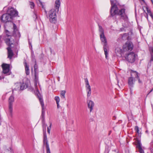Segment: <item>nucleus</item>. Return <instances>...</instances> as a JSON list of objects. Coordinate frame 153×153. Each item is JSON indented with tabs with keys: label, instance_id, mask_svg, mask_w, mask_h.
Masks as SVG:
<instances>
[{
	"label": "nucleus",
	"instance_id": "9b49d317",
	"mask_svg": "<svg viewBox=\"0 0 153 153\" xmlns=\"http://www.w3.org/2000/svg\"><path fill=\"white\" fill-rule=\"evenodd\" d=\"M8 14L12 17V19L13 17L16 16L18 15V12L13 8L9 9L8 10Z\"/></svg>",
	"mask_w": 153,
	"mask_h": 153
},
{
	"label": "nucleus",
	"instance_id": "6e6552de",
	"mask_svg": "<svg viewBox=\"0 0 153 153\" xmlns=\"http://www.w3.org/2000/svg\"><path fill=\"white\" fill-rule=\"evenodd\" d=\"M5 33L6 35L8 36V37L6 40V42L7 45L10 46L11 45L13 44L14 42V40L10 36V35L9 34V32L8 30H6Z\"/></svg>",
	"mask_w": 153,
	"mask_h": 153
},
{
	"label": "nucleus",
	"instance_id": "f03ea898",
	"mask_svg": "<svg viewBox=\"0 0 153 153\" xmlns=\"http://www.w3.org/2000/svg\"><path fill=\"white\" fill-rule=\"evenodd\" d=\"M99 32L100 39L101 41L102 44L103 46V49L104 51L105 58L107 59L108 53L107 49V43L106 38L104 33V30L100 25H99Z\"/></svg>",
	"mask_w": 153,
	"mask_h": 153
},
{
	"label": "nucleus",
	"instance_id": "a18cd8bd",
	"mask_svg": "<svg viewBox=\"0 0 153 153\" xmlns=\"http://www.w3.org/2000/svg\"><path fill=\"white\" fill-rule=\"evenodd\" d=\"M3 78H4V77H3V78H0V79H3Z\"/></svg>",
	"mask_w": 153,
	"mask_h": 153
},
{
	"label": "nucleus",
	"instance_id": "0eeeda50",
	"mask_svg": "<svg viewBox=\"0 0 153 153\" xmlns=\"http://www.w3.org/2000/svg\"><path fill=\"white\" fill-rule=\"evenodd\" d=\"M12 20V17L8 13L4 14L1 17L0 20L1 22L6 23Z\"/></svg>",
	"mask_w": 153,
	"mask_h": 153
},
{
	"label": "nucleus",
	"instance_id": "423d86ee",
	"mask_svg": "<svg viewBox=\"0 0 153 153\" xmlns=\"http://www.w3.org/2000/svg\"><path fill=\"white\" fill-rule=\"evenodd\" d=\"M133 45L132 43L127 42L123 46V48L125 52L126 51H131L133 48Z\"/></svg>",
	"mask_w": 153,
	"mask_h": 153
},
{
	"label": "nucleus",
	"instance_id": "4be33fe9",
	"mask_svg": "<svg viewBox=\"0 0 153 153\" xmlns=\"http://www.w3.org/2000/svg\"><path fill=\"white\" fill-rule=\"evenodd\" d=\"M130 73L131 76H139L140 75V74H138L136 71H134L132 70L131 71Z\"/></svg>",
	"mask_w": 153,
	"mask_h": 153
},
{
	"label": "nucleus",
	"instance_id": "393cba45",
	"mask_svg": "<svg viewBox=\"0 0 153 153\" xmlns=\"http://www.w3.org/2000/svg\"><path fill=\"white\" fill-rule=\"evenodd\" d=\"M37 2L38 4V5L39 6H42V8L44 7V6L42 2L40 0H37Z\"/></svg>",
	"mask_w": 153,
	"mask_h": 153
},
{
	"label": "nucleus",
	"instance_id": "1a4fd4ad",
	"mask_svg": "<svg viewBox=\"0 0 153 153\" xmlns=\"http://www.w3.org/2000/svg\"><path fill=\"white\" fill-rule=\"evenodd\" d=\"M14 98L13 96H11L9 99V111L11 116L13 112V104L14 102Z\"/></svg>",
	"mask_w": 153,
	"mask_h": 153
},
{
	"label": "nucleus",
	"instance_id": "6ab92c4d",
	"mask_svg": "<svg viewBox=\"0 0 153 153\" xmlns=\"http://www.w3.org/2000/svg\"><path fill=\"white\" fill-rule=\"evenodd\" d=\"M151 59L148 64V67L153 68V54L151 53Z\"/></svg>",
	"mask_w": 153,
	"mask_h": 153
},
{
	"label": "nucleus",
	"instance_id": "412c9836",
	"mask_svg": "<svg viewBox=\"0 0 153 153\" xmlns=\"http://www.w3.org/2000/svg\"><path fill=\"white\" fill-rule=\"evenodd\" d=\"M24 64L26 73L27 75L29 74L30 73L29 67L26 62H25Z\"/></svg>",
	"mask_w": 153,
	"mask_h": 153
},
{
	"label": "nucleus",
	"instance_id": "79ce46f5",
	"mask_svg": "<svg viewBox=\"0 0 153 153\" xmlns=\"http://www.w3.org/2000/svg\"><path fill=\"white\" fill-rule=\"evenodd\" d=\"M57 105V107L58 108H59V102L56 103Z\"/></svg>",
	"mask_w": 153,
	"mask_h": 153
},
{
	"label": "nucleus",
	"instance_id": "37998d69",
	"mask_svg": "<svg viewBox=\"0 0 153 153\" xmlns=\"http://www.w3.org/2000/svg\"><path fill=\"white\" fill-rule=\"evenodd\" d=\"M153 90V88L150 91V92H149V94L150 93H151V92H152V91Z\"/></svg>",
	"mask_w": 153,
	"mask_h": 153
},
{
	"label": "nucleus",
	"instance_id": "f3484780",
	"mask_svg": "<svg viewBox=\"0 0 153 153\" xmlns=\"http://www.w3.org/2000/svg\"><path fill=\"white\" fill-rule=\"evenodd\" d=\"M37 84L39 85V82L38 80V77H35L34 80V85L35 88L36 90L37 91V92L39 93L38 89L37 87Z\"/></svg>",
	"mask_w": 153,
	"mask_h": 153
},
{
	"label": "nucleus",
	"instance_id": "b1692460",
	"mask_svg": "<svg viewBox=\"0 0 153 153\" xmlns=\"http://www.w3.org/2000/svg\"><path fill=\"white\" fill-rule=\"evenodd\" d=\"M137 147L138 148V149H139V152L140 153H144V152L141 146V144L140 143H139L137 145Z\"/></svg>",
	"mask_w": 153,
	"mask_h": 153
},
{
	"label": "nucleus",
	"instance_id": "aec40b11",
	"mask_svg": "<svg viewBox=\"0 0 153 153\" xmlns=\"http://www.w3.org/2000/svg\"><path fill=\"white\" fill-rule=\"evenodd\" d=\"M60 2L59 0H56L55 2V7L57 11L59 10V9L60 6Z\"/></svg>",
	"mask_w": 153,
	"mask_h": 153
},
{
	"label": "nucleus",
	"instance_id": "9d476101",
	"mask_svg": "<svg viewBox=\"0 0 153 153\" xmlns=\"http://www.w3.org/2000/svg\"><path fill=\"white\" fill-rule=\"evenodd\" d=\"M115 53L118 56H121L123 59L124 54L125 53L124 50H122L120 48L117 47L115 49Z\"/></svg>",
	"mask_w": 153,
	"mask_h": 153
},
{
	"label": "nucleus",
	"instance_id": "58836bf2",
	"mask_svg": "<svg viewBox=\"0 0 153 153\" xmlns=\"http://www.w3.org/2000/svg\"><path fill=\"white\" fill-rule=\"evenodd\" d=\"M147 11L148 14L151 13L150 10L148 8H147Z\"/></svg>",
	"mask_w": 153,
	"mask_h": 153
},
{
	"label": "nucleus",
	"instance_id": "ea45409f",
	"mask_svg": "<svg viewBox=\"0 0 153 153\" xmlns=\"http://www.w3.org/2000/svg\"><path fill=\"white\" fill-rule=\"evenodd\" d=\"M150 16H151V18L152 19H153V16L152 15V13H151L149 14Z\"/></svg>",
	"mask_w": 153,
	"mask_h": 153
},
{
	"label": "nucleus",
	"instance_id": "ddd939ff",
	"mask_svg": "<svg viewBox=\"0 0 153 153\" xmlns=\"http://www.w3.org/2000/svg\"><path fill=\"white\" fill-rule=\"evenodd\" d=\"M38 98L39 99L40 102L42 105V115L43 116L44 115L45 111H44V105L42 99V97L41 96H38Z\"/></svg>",
	"mask_w": 153,
	"mask_h": 153
},
{
	"label": "nucleus",
	"instance_id": "473e14b6",
	"mask_svg": "<svg viewBox=\"0 0 153 153\" xmlns=\"http://www.w3.org/2000/svg\"><path fill=\"white\" fill-rule=\"evenodd\" d=\"M55 100L56 102V103L59 102V98L58 96H56L55 98Z\"/></svg>",
	"mask_w": 153,
	"mask_h": 153
},
{
	"label": "nucleus",
	"instance_id": "2eb2a0df",
	"mask_svg": "<svg viewBox=\"0 0 153 153\" xmlns=\"http://www.w3.org/2000/svg\"><path fill=\"white\" fill-rule=\"evenodd\" d=\"M94 104V102L91 100H89L88 102V107L90 109V112H91L93 109Z\"/></svg>",
	"mask_w": 153,
	"mask_h": 153
},
{
	"label": "nucleus",
	"instance_id": "a211bd4d",
	"mask_svg": "<svg viewBox=\"0 0 153 153\" xmlns=\"http://www.w3.org/2000/svg\"><path fill=\"white\" fill-rule=\"evenodd\" d=\"M7 49L8 50V57L11 59L13 55V52L10 47H8Z\"/></svg>",
	"mask_w": 153,
	"mask_h": 153
},
{
	"label": "nucleus",
	"instance_id": "39448f33",
	"mask_svg": "<svg viewBox=\"0 0 153 153\" xmlns=\"http://www.w3.org/2000/svg\"><path fill=\"white\" fill-rule=\"evenodd\" d=\"M47 16L51 23H55L56 22V11L54 9L50 10L48 12Z\"/></svg>",
	"mask_w": 153,
	"mask_h": 153
},
{
	"label": "nucleus",
	"instance_id": "4c0bfd02",
	"mask_svg": "<svg viewBox=\"0 0 153 153\" xmlns=\"http://www.w3.org/2000/svg\"><path fill=\"white\" fill-rule=\"evenodd\" d=\"M34 71H36V70L37 68V66L36 63H35V65H34Z\"/></svg>",
	"mask_w": 153,
	"mask_h": 153
},
{
	"label": "nucleus",
	"instance_id": "bb28decb",
	"mask_svg": "<svg viewBox=\"0 0 153 153\" xmlns=\"http://www.w3.org/2000/svg\"><path fill=\"white\" fill-rule=\"evenodd\" d=\"M46 147L47 149V153H51L50 150V149L49 145L48 143L47 142V145L46 146Z\"/></svg>",
	"mask_w": 153,
	"mask_h": 153
},
{
	"label": "nucleus",
	"instance_id": "7ed1b4c3",
	"mask_svg": "<svg viewBox=\"0 0 153 153\" xmlns=\"http://www.w3.org/2000/svg\"><path fill=\"white\" fill-rule=\"evenodd\" d=\"M30 86V80L27 79V78L25 77L24 79V81L22 83H17L15 84V88L14 89L16 90H22L27 88H29L31 91H33V89Z\"/></svg>",
	"mask_w": 153,
	"mask_h": 153
},
{
	"label": "nucleus",
	"instance_id": "e433bc0d",
	"mask_svg": "<svg viewBox=\"0 0 153 153\" xmlns=\"http://www.w3.org/2000/svg\"><path fill=\"white\" fill-rule=\"evenodd\" d=\"M139 77H136V79H138V82L140 83H142V82L141 79L139 78Z\"/></svg>",
	"mask_w": 153,
	"mask_h": 153
},
{
	"label": "nucleus",
	"instance_id": "c9c22d12",
	"mask_svg": "<svg viewBox=\"0 0 153 153\" xmlns=\"http://www.w3.org/2000/svg\"><path fill=\"white\" fill-rule=\"evenodd\" d=\"M117 81L118 84L119 86V84L121 85L123 83V82L122 81L120 82V80H119L118 79H117Z\"/></svg>",
	"mask_w": 153,
	"mask_h": 153
},
{
	"label": "nucleus",
	"instance_id": "a19ab883",
	"mask_svg": "<svg viewBox=\"0 0 153 153\" xmlns=\"http://www.w3.org/2000/svg\"><path fill=\"white\" fill-rule=\"evenodd\" d=\"M34 13V15L33 16H34V18H35V19H36L37 18V15H36V13Z\"/></svg>",
	"mask_w": 153,
	"mask_h": 153
},
{
	"label": "nucleus",
	"instance_id": "20e7f679",
	"mask_svg": "<svg viewBox=\"0 0 153 153\" xmlns=\"http://www.w3.org/2000/svg\"><path fill=\"white\" fill-rule=\"evenodd\" d=\"M137 56V55L133 52L128 53H125L123 59L130 63H133L135 61Z\"/></svg>",
	"mask_w": 153,
	"mask_h": 153
},
{
	"label": "nucleus",
	"instance_id": "f257e3e1",
	"mask_svg": "<svg viewBox=\"0 0 153 153\" xmlns=\"http://www.w3.org/2000/svg\"><path fill=\"white\" fill-rule=\"evenodd\" d=\"M115 0H110L111 5L110 11L111 16H113L115 15H119L121 16L122 18L126 19L127 17L125 13V9H119L118 6L116 4Z\"/></svg>",
	"mask_w": 153,
	"mask_h": 153
},
{
	"label": "nucleus",
	"instance_id": "c756f323",
	"mask_svg": "<svg viewBox=\"0 0 153 153\" xmlns=\"http://www.w3.org/2000/svg\"><path fill=\"white\" fill-rule=\"evenodd\" d=\"M87 92V96L88 97H90L91 94V90L86 91Z\"/></svg>",
	"mask_w": 153,
	"mask_h": 153
},
{
	"label": "nucleus",
	"instance_id": "cd10ccee",
	"mask_svg": "<svg viewBox=\"0 0 153 153\" xmlns=\"http://www.w3.org/2000/svg\"><path fill=\"white\" fill-rule=\"evenodd\" d=\"M127 33H124L122 36V38L123 40H125L127 38Z\"/></svg>",
	"mask_w": 153,
	"mask_h": 153
},
{
	"label": "nucleus",
	"instance_id": "49530a36",
	"mask_svg": "<svg viewBox=\"0 0 153 153\" xmlns=\"http://www.w3.org/2000/svg\"><path fill=\"white\" fill-rule=\"evenodd\" d=\"M35 76V77L36 76V75H35V76Z\"/></svg>",
	"mask_w": 153,
	"mask_h": 153
},
{
	"label": "nucleus",
	"instance_id": "5701e85b",
	"mask_svg": "<svg viewBox=\"0 0 153 153\" xmlns=\"http://www.w3.org/2000/svg\"><path fill=\"white\" fill-rule=\"evenodd\" d=\"M47 126L46 124H44L43 125V128H44V127L45 128V134H44V142H46V143L47 144V142L48 143V141H47V136L46 134V127Z\"/></svg>",
	"mask_w": 153,
	"mask_h": 153
},
{
	"label": "nucleus",
	"instance_id": "f704fd0d",
	"mask_svg": "<svg viewBox=\"0 0 153 153\" xmlns=\"http://www.w3.org/2000/svg\"><path fill=\"white\" fill-rule=\"evenodd\" d=\"M85 85H89L88 80V79L86 78L85 79Z\"/></svg>",
	"mask_w": 153,
	"mask_h": 153
},
{
	"label": "nucleus",
	"instance_id": "c03bdc74",
	"mask_svg": "<svg viewBox=\"0 0 153 153\" xmlns=\"http://www.w3.org/2000/svg\"><path fill=\"white\" fill-rule=\"evenodd\" d=\"M152 4H153V0H151Z\"/></svg>",
	"mask_w": 153,
	"mask_h": 153
},
{
	"label": "nucleus",
	"instance_id": "dca6fc26",
	"mask_svg": "<svg viewBox=\"0 0 153 153\" xmlns=\"http://www.w3.org/2000/svg\"><path fill=\"white\" fill-rule=\"evenodd\" d=\"M135 79L136 77H130L129 78L128 83L130 86L132 87L136 80Z\"/></svg>",
	"mask_w": 153,
	"mask_h": 153
},
{
	"label": "nucleus",
	"instance_id": "7c9ffc66",
	"mask_svg": "<svg viewBox=\"0 0 153 153\" xmlns=\"http://www.w3.org/2000/svg\"><path fill=\"white\" fill-rule=\"evenodd\" d=\"M51 123H50V125L49 127L47 128V131L48 134L50 133V130L51 127Z\"/></svg>",
	"mask_w": 153,
	"mask_h": 153
},
{
	"label": "nucleus",
	"instance_id": "a878e982",
	"mask_svg": "<svg viewBox=\"0 0 153 153\" xmlns=\"http://www.w3.org/2000/svg\"><path fill=\"white\" fill-rule=\"evenodd\" d=\"M65 93L66 91H61L60 94L61 98H65Z\"/></svg>",
	"mask_w": 153,
	"mask_h": 153
},
{
	"label": "nucleus",
	"instance_id": "f8f14e48",
	"mask_svg": "<svg viewBox=\"0 0 153 153\" xmlns=\"http://www.w3.org/2000/svg\"><path fill=\"white\" fill-rule=\"evenodd\" d=\"M3 69V72L4 74H9V65L3 64L2 65Z\"/></svg>",
	"mask_w": 153,
	"mask_h": 153
},
{
	"label": "nucleus",
	"instance_id": "4468645a",
	"mask_svg": "<svg viewBox=\"0 0 153 153\" xmlns=\"http://www.w3.org/2000/svg\"><path fill=\"white\" fill-rule=\"evenodd\" d=\"M13 35L14 36L20 37V33L18 30L16 25L14 24H13Z\"/></svg>",
	"mask_w": 153,
	"mask_h": 153
},
{
	"label": "nucleus",
	"instance_id": "2f4dec72",
	"mask_svg": "<svg viewBox=\"0 0 153 153\" xmlns=\"http://www.w3.org/2000/svg\"><path fill=\"white\" fill-rule=\"evenodd\" d=\"M135 130L136 131V132L138 134H140V133L139 130V128L138 126H136L135 127Z\"/></svg>",
	"mask_w": 153,
	"mask_h": 153
},
{
	"label": "nucleus",
	"instance_id": "c85d7f7f",
	"mask_svg": "<svg viewBox=\"0 0 153 153\" xmlns=\"http://www.w3.org/2000/svg\"><path fill=\"white\" fill-rule=\"evenodd\" d=\"M29 4L30 6V8L31 9H33L34 8L35 6V4L33 2H30Z\"/></svg>",
	"mask_w": 153,
	"mask_h": 153
},
{
	"label": "nucleus",
	"instance_id": "72a5a7b5",
	"mask_svg": "<svg viewBox=\"0 0 153 153\" xmlns=\"http://www.w3.org/2000/svg\"><path fill=\"white\" fill-rule=\"evenodd\" d=\"M86 91L91 90V88L89 85H85Z\"/></svg>",
	"mask_w": 153,
	"mask_h": 153
}]
</instances>
